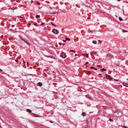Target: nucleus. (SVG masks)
Wrapping results in <instances>:
<instances>
[{
	"mask_svg": "<svg viewBox=\"0 0 128 128\" xmlns=\"http://www.w3.org/2000/svg\"><path fill=\"white\" fill-rule=\"evenodd\" d=\"M78 56V54H75L74 56Z\"/></svg>",
	"mask_w": 128,
	"mask_h": 128,
	"instance_id": "obj_40",
	"label": "nucleus"
},
{
	"mask_svg": "<svg viewBox=\"0 0 128 128\" xmlns=\"http://www.w3.org/2000/svg\"><path fill=\"white\" fill-rule=\"evenodd\" d=\"M94 70H97V68H94Z\"/></svg>",
	"mask_w": 128,
	"mask_h": 128,
	"instance_id": "obj_37",
	"label": "nucleus"
},
{
	"mask_svg": "<svg viewBox=\"0 0 128 128\" xmlns=\"http://www.w3.org/2000/svg\"><path fill=\"white\" fill-rule=\"evenodd\" d=\"M122 31L123 32H127V31L126 30H122Z\"/></svg>",
	"mask_w": 128,
	"mask_h": 128,
	"instance_id": "obj_18",
	"label": "nucleus"
},
{
	"mask_svg": "<svg viewBox=\"0 0 128 128\" xmlns=\"http://www.w3.org/2000/svg\"><path fill=\"white\" fill-rule=\"evenodd\" d=\"M85 56H86L88 58V54H85Z\"/></svg>",
	"mask_w": 128,
	"mask_h": 128,
	"instance_id": "obj_17",
	"label": "nucleus"
},
{
	"mask_svg": "<svg viewBox=\"0 0 128 128\" xmlns=\"http://www.w3.org/2000/svg\"><path fill=\"white\" fill-rule=\"evenodd\" d=\"M82 115L83 116H85L86 115V114L85 112H83L82 113Z\"/></svg>",
	"mask_w": 128,
	"mask_h": 128,
	"instance_id": "obj_10",
	"label": "nucleus"
},
{
	"mask_svg": "<svg viewBox=\"0 0 128 128\" xmlns=\"http://www.w3.org/2000/svg\"><path fill=\"white\" fill-rule=\"evenodd\" d=\"M44 23H41V25H44Z\"/></svg>",
	"mask_w": 128,
	"mask_h": 128,
	"instance_id": "obj_28",
	"label": "nucleus"
},
{
	"mask_svg": "<svg viewBox=\"0 0 128 128\" xmlns=\"http://www.w3.org/2000/svg\"><path fill=\"white\" fill-rule=\"evenodd\" d=\"M123 86H125L126 87H128V84H126L125 83H123L122 84Z\"/></svg>",
	"mask_w": 128,
	"mask_h": 128,
	"instance_id": "obj_6",
	"label": "nucleus"
},
{
	"mask_svg": "<svg viewBox=\"0 0 128 128\" xmlns=\"http://www.w3.org/2000/svg\"><path fill=\"white\" fill-rule=\"evenodd\" d=\"M108 75L107 74H105V76L106 77H108Z\"/></svg>",
	"mask_w": 128,
	"mask_h": 128,
	"instance_id": "obj_36",
	"label": "nucleus"
},
{
	"mask_svg": "<svg viewBox=\"0 0 128 128\" xmlns=\"http://www.w3.org/2000/svg\"><path fill=\"white\" fill-rule=\"evenodd\" d=\"M26 111L27 112L29 113H31L32 112V111L28 109L26 110Z\"/></svg>",
	"mask_w": 128,
	"mask_h": 128,
	"instance_id": "obj_9",
	"label": "nucleus"
},
{
	"mask_svg": "<svg viewBox=\"0 0 128 128\" xmlns=\"http://www.w3.org/2000/svg\"><path fill=\"white\" fill-rule=\"evenodd\" d=\"M61 56L64 58H65L66 57V54L64 52H62L61 54Z\"/></svg>",
	"mask_w": 128,
	"mask_h": 128,
	"instance_id": "obj_3",
	"label": "nucleus"
},
{
	"mask_svg": "<svg viewBox=\"0 0 128 128\" xmlns=\"http://www.w3.org/2000/svg\"><path fill=\"white\" fill-rule=\"evenodd\" d=\"M21 39L23 41L24 43H26L29 46L30 45V43L26 39L22 38H21Z\"/></svg>",
	"mask_w": 128,
	"mask_h": 128,
	"instance_id": "obj_2",
	"label": "nucleus"
},
{
	"mask_svg": "<svg viewBox=\"0 0 128 128\" xmlns=\"http://www.w3.org/2000/svg\"><path fill=\"white\" fill-rule=\"evenodd\" d=\"M97 66H98V67H99V66H100L99 65H98Z\"/></svg>",
	"mask_w": 128,
	"mask_h": 128,
	"instance_id": "obj_45",
	"label": "nucleus"
},
{
	"mask_svg": "<svg viewBox=\"0 0 128 128\" xmlns=\"http://www.w3.org/2000/svg\"><path fill=\"white\" fill-rule=\"evenodd\" d=\"M114 80L116 81H118V80L116 79H114Z\"/></svg>",
	"mask_w": 128,
	"mask_h": 128,
	"instance_id": "obj_39",
	"label": "nucleus"
},
{
	"mask_svg": "<svg viewBox=\"0 0 128 128\" xmlns=\"http://www.w3.org/2000/svg\"><path fill=\"white\" fill-rule=\"evenodd\" d=\"M102 75V74H98V76H100Z\"/></svg>",
	"mask_w": 128,
	"mask_h": 128,
	"instance_id": "obj_41",
	"label": "nucleus"
},
{
	"mask_svg": "<svg viewBox=\"0 0 128 128\" xmlns=\"http://www.w3.org/2000/svg\"><path fill=\"white\" fill-rule=\"evenodd\" d=\"M122 127L123 128H127L126 126H123Z\"/></svg>",
	"mask_w": 128,
	"mask_h": 128,
	"instance_id": "obj_26",
	"label": "nucleus"
},
{
	"mask_svg": "<svg viewBox=\"0 0 128 128\" xmlns=\"http://www.w3.org/2000/svg\"><path fill=\"white\" fill-rule=\"evenodd\" d=\"M107 56L108 57V58H110L112 57V56L110 54H107Z\"/></svg>",
	"mask_w": 128,
	"mask_h": 128,
	"instance_id": "obj_5",
	"label": "nucleus"
},
{
	"mask_svg": "<svg viewBox=\"0 0 128 128\" xmlns=\"http://www.w3.org/2000/svg\"><path fill=\"white\" fill-rule=\"evenodd\" d=\"M34 25L35 26H37V25L38 24H37V23H34Z\"/></svg>",
	"mask_w": 128,
	"mask_h": 128,
	"instance_id": "obj_29",
	"label": "nucleus"
},
{
	"mask_svg": "<svg viewBox=\"0 0 128 128\" xmlns=\"http://www.w3.org/2000/svg\"><path fill=\"white\" fill-rule=\"evenodd\" d=\"M15 1V0H11V2H14Z\"/></svg>",
	"mask_w": 128,
	"mask_h": 128,
	"instance_id": "obj_35",
	"label": "nucleus"
},
{
	"mask_svg": "<svg viewBox=\"0 0 128 128\" xmlns=\"http://www.w3.org/2000/svg\"><path fill=\"white\" fill-rule=\"evenodd\" d=\"M36 4L39 5L40 4L38 2H36Z\"/></svg>",
	"mask_w": 128,
	"mask_h": 128,
	"instance_id": "obj_20",
	"label": "nucleus"
},
{
	"mask_svg": "<svg viewBox=\"0 0 128 128\" xmlns=\"http://www.w3.org/2000/svg\"><path fill=\"white\" fill-rule=\"evenodd\" d=\"M92 42L94 44H96L97 43V42L95 40H93Z\"/></svg>",
	"mask_w": 128,
	"mask_h": 128,
	"instance_id": "obj_11",
	"label": "nucleus"
},
{
	"mask_svg": "<svg viewBox=\"0 0 128 128\" xmlns=\"http://www.w3.org/2000/svg\"><path fill=\"white\" fill-rule=\"evenodd\" d=\"M109 120L111 122H112L113 121V120L111 118H110L109 119Z\"/></svg>",
	"mask_w": 128,
	"mask_h": 128,
	"instance_id": "obj_22",
	"label": "nucleus"
},
{
	"mask_svg": "<svg viewBox=\"0 0 128 128\" xmlns=\"http://www.w3.org/2000/svg\"><path fill=\"white\" fill-rule=\"evenodd\" d=\"M59 45H62V43H61V42H59Z\"/></svg>",
	"mask_w": 128,
	"mask_h": 128,
	"instance_id": "obj_32",
	"label": "nucleus"
},
{
	"mask_svg": "<svg viewBox=\"0 0 128 128\" xmlns=\"http://www.w3.org/2000/svg\"><path fill=\"white\" fill-rule=\"evenodd\" d=\"M18 18H23V16H18Z\"/></svg>",
	"mask_w": 128,
	"mask_h": 128,
	"instance_id": "obj_27",
	"label": "nucleus"
},
{
	"mask_svg": "<svg viewBox=\"0 0 128 128\" xmlns=\"http://www.w3.org/2000/svg\"><path fill=\"white\" fill-rule=\"evenodd\" d=\"M99 41H100V40Z\"/></svg>",
	"mask_w": 128,
	"mask_h": 128,
	"instance_id": "obj_52",
	"label": "nucleus"
},
{
	"mask_svg": "<svg viewBox=\"0 0 128 128\" xmlns=\"http://www.w3.org/2000/svg\"><path fill=\"white\" fill-rule=\"evenodd\" d=\"M50 122H51V123H53V122L52 121H50Z\"/></svg>",
	"mask_w": 128,
	"mask_h": 128,
	"instance_id": "obj_46",
	"label": "nucleus"
},
{
	"mask_svg": "<svg viewBox=\"0 0 128 128\" xmlns=\"http://www.w3.org/2000/svg\"><path fill=\"white\" fill-rule=\"evenodd\" d=\"M122 115V113L119 110H116L114 113V116L117 117L119 118Z\"/></svg>",
	"mask_w": 128,
	"mask_h": 128,
	"instance_id": "obj_1",
	"label": "nucleus"
},
{
	"mask_svg": "<svg viewBox=\"0 0 128 128\" xmlns=\"http://www.w3.org/2000/svg\"><path fill=\"white\" fill-rule=\"evenodd\" d=\"M38 86H40L42 85V84L41 82H38Z\"/></svg>",
	"mask_w": 128,
	"mask_h": 128,
	"instance_id": "obj_7",
	"label": "nucleus"
},
{
	"mask_svg": "<svg viewBox=\"0 0 128 128\" xmlns=\"http://www.w3.org/2000/svg\"><path fill=\"white\" fill-rule=\"evenodd\" d=\"M15 61L16 62H18V61L17 60H15Z\"/></svg>",
	"mask_w": 128,
	"mask_h": 128,
	"instance_id": "obj_33",
	"label": "nucleus"
},
{
	"mask_svg": "<svg viewBox=\"0 0 128 128\" xmlns=\"http://www.w3.org/2000/svg\"><path fill=\"white\" fill-rule=\"evenodd\" d=\"M45 56L46 57H47L48 58H49V56Z\"/></svg>",
	"mask_w": 128,
	"mask_h": 128,
	"instance_id": "obj_38",
	"label": "nucleus"
},
{
	"mask_svg": "<svg viewBox=\"0 0 128 128\" xmlns=\"http://www.w3.org/2000/svg\"><path fill=\"white\" fill-rule=\"evenodd\" d=\"M86 98H88L89 99L91 98L90 96L88 94H87L86 95Z\"/></svg>",
	"mask_w": 128,
	"mask_h": 128,
	"instance_id": "obj_8",
	"label": "nucleus"
},
{
	"mask_svg": "<svg viewBox=\"0 0 128 128\" xmlns=\"http://www.w3.org/2000/svg\"><path fill=\"white\" fill-rule=\"evenodd\" d=\"M88 63H88V62H86V63L85 64V65H87V64H88Z\"/></svg>",
	"mask_w": 128,
	"mask_h": 128,
	"instance_id": "obj_31",
	"label": "nucleus"
},
{
	"mask_svg": "<svg viewBox=\"0 0 128 128\" xmlns=\"http://www.w3.org/2000/svg\"><path fill=\"white\" fill-rule=\"evenodd\" d=\"M108 78H109L110 79H112L111 78V77L110 76V75L108 76Z\"/></svg>",
	"mask_w": 128,
	"mask_h": 128,
	"instance_id": "obj_21",
	"label": "nucleus"
},
{
	"mask_svg": "<svg viewBox=\"0 0 128 128\" xmlns=\"http://www.w3.org/2000/svg\"><path fill=\"white\" fill-rule=\"evenodd\" d=\"M2 71V70L0 69V72H1Z\"/></svg>",
	"mask_w": 128,
	"mask_h": 128,
	"instance_id": "obj_44",
	"label": "nucleus"
},
{
	"mask_svg": "<svg viewBox=\"0 0 128 128\" xmlns=\"http://www.w3.org/2000/svg\"><path fill=\"white\" fill-rule=\"evenodd\" d=\"M82 55H83V56H85V54H82Z\"/></svg>",
	"mask_w": 128,
	"mask_h": 128,
	"instance_id": "obj_47",
	"label": "nucleus"
},
{
	"mask_svg": "<svg viewBox=\"0 0 128 128\" xmlns=\"http://www.w3.org/2000/svg\"><path fill=\"white\" fill-rule=\"evenodd\" d=\"M63 41L64 42H66V39L65 40H63Z\"/></svg>",
	"mask_w": 128,
	"mask_h": 128,
	"instance_id": "obj_34",
	"label": "nucleus"
},
{
	"mask_svg": "<svg viewBox=\"0 0 128 128\" xmlns=\"http://www.w3.org/2000/svg\"><path fill=\"white\" fill-rule=\"evenodd\" d=\"M40 15H36V18H40Z\"/></svg>",
	"mask_w": 128,
	"mask_h": 128,
	"instance_id": "obj_12",
	"label": "nucleus"
},
{
	"mask_svg": "<svg viewBox=\"0 0 128 128\" xmlns=\"http://www.w3.org/2000/svg\"><path fill=\"white\" fill-rule=\"evenodd\" d=\"M70 52H74V53L76 52V51H75L74 50H70Z\"/></svg>",
	"mask_w": 128,
	"mask_h": 128,
	"instance_id": "obj_19",
	"label": "nucleus"
},
{
	"mask_svg": "<svg viewBox=\"0 0 128 128\" xmlns=\"http://www.w3.org/2000/svg\"><path fill=\"white\" fill-rule=\"evenodd\" d=\"M12 26L13 27H14V25H12Z\"/></svg>",
	"mask_w": 128,
	"mask_h": 128,
	"instance_id": "obj_43",
	"label": "nucleus"
},
{
	"mask_svg": "<svg viewBox=\"0 0 128 128\" xmlns=\"http://www.w3.org/2000/svg\"><path fill=\"white\" fill-rule=\"evenodd\" d=\"M51 24L54 26H56V25L52 23H51Z\"/></svg>",
	"mask_w": 128,
	"mask_h": 128,
	"instance_id": "obj_30",
	"label": "nucleus"
},
{
	"mask_svg": "<svg viewBox=\"0 0 128 128\" xmlns=\"http://www.w3.org/2000/svg\"><path fill=\"white\" fill-rule=\"evenodd\" d=\"M52 32L55 34H57L58 33L57 30L56 29H53Z\"/></svg>",
	"mask_w": 128,
	"mask_h": 128,
	"instance_id": "obj_4",
	"label": "nucleus"
},
{
	"mask_svg": "<svg viewBox=\"0 0 128 128\" xmlns=\"http://www.w3.org/2000/svg\"><path fill=\"white\" fill-rule=\"evenodd\" d=\"M99 41H100V40Z\"/></svg>",
	"mask_w": 128,
	"mask_h": 128,
	"instance_id": "obj_51",
	"label": "nucleus"
},
{
	"mask_svg": "<svg viewBox=\"0 0 128 128\" xmlns=\"http://www.w3.org/2000/svg\"><path fill=\"white\" fill-rule=\"evenodd\" d=\"M28 25L29 26H30V23H28Z\"/></svg>",
	"mask_w": 128,
	"mask_h": 128,
	"instance_id": "obj_42",
	"label": "nucleus"
},
{
	"mask_svg": "<svg viewBox=\"0 0 128 128\" xmlns=\"http://www.w3.org/2000/svg\"><path fill=\"white\" fill-rule=\"evenodd\" d=\"M92 53L94 54H96V52H93Z\"/></svg>",
	"mask_w": 128,
	"mask_h": 128,
	"instance_id": "obj_24",
	"label": "nucleus"
},
{
	"mask_svg": "<svg viewBox=\"0 0 128 128\" xmlns=\"http://www.w3.org/2000/svg\"><path fill=\"white\" fill-rule=\"evenodd\" d=\"M100 70L102 72H104L106 70V69H104V68H102V69H100Z\"/></svg>",
	"mask_w": 128,
	"mask_h": 128,
	"instance_id": "obj_13",
	"label": "nucleus"
},
{
	"mask_svg": "<svg viewBox=\"0 0 128 128\" xmlns=\"http://www.w3.org/2000/svg\"><path fill=\"white\" fill-rule=\"evenodd\" d=\"M66 40H69V41H70V39L69 38H66Z\"/></svg>",
	"mask_w": 128,
	"mask_h": 128,
	"instance_id": "obj_16",
	"label": "nucleus"
},
{
	"mask_svg": "<svg viewBox=\"0 0 128 128\" xmlns=\"http://www.w3.org/2000/svg\"><path fill=\"white\" fill-rule=\"evenodd\" d=\"M49 58H52L53 59H54L55 58L54 56H50Z\"/></svg>",
	"mask_w": 128,
	"mask_h": 128,
	"instance_id": "obj_15",
	"label": "nucleus"
},
{
	"mask_svg": "<svg viewBox=\"0 0 128 128\" xmlns=\"http://www.w3.org/2000/svg\"><path fill=\"white\" fill-rule=\"evenodd\" d=\"M120 0H118V1H120Z\"/></svg>",
	"mask_w": 128,
	"mask_h": 128,
	"instance_id": "obj_49",
	"label": "nucleus"
},
{
	"mask_svg": "<svg viewBox=\"0 0 128 128\" xmlns=\"http://www.w3.org/2000/svg\"><path fill=\"white\" fill-rule=\"evenodd\" d=\"M9 21H11V20H9Z\"/></svg>",
	"mask_w": 128,
	"mask_h": 128,
	"instance_id": "obj_50",
	"label": "nucleus"
},
{
	"mask_svg": "<svg viewBox=\"0 0 128 128\" xmlns=\"http://www.w3.org/2000/svg\"><path fill=\"white\" fill-rule=\"evenodd\" d=\"M116 66H118V64H116Z\"/></svg>",
	"mask_w": 128,
	"mask_h": 128,
	"instance_id": "obj_48",
	"label": "nucleus"
},
{
	"mask_svg": "<svg viewBox=\"0 0 128 128\" xmlns=\"http://www.w3.org/2000/svg\"><path fill=\"white\" fill-rule=\"evenodd\" d=\"M119 20L120 21H122L123 20V19L120 17H119Z\"/></svg>",
	"mask_w": 128,
	"mask_h": 128,
	"instance_id": "obj_14",
	"label": "nucleus"
},
{
	"mask_svg": "<svg viewBox=\"0 0 128 128\" xmlns=\"http://www.w3.org/2000/svg\"><path fill=\"white\" fill-rule=\"evenodd\" d=\"M10 9H11L12 10H14L15 9V8H10Z\"/></svg>",
	"mask_w": 128,
	"mask_h": 128,
	"instance_id": "obj_25",
	"label": "nucleus"
},
{
	"mask_svg": "<svg viewBox=\"0 0 128 128\" xmlns=\"http://www.w3.org/2000/svg\"><path fill=\"white\" fill-rule=\"evenodd\" d=\"M94 68V66H91L90 67V68L91 69H92V68Z\"/></svg>",
	"mask_w": 128,
	"mask_h": 128,
	"instance_id": "obj_23",
	"label": "nucleus"
}]
</instances>
